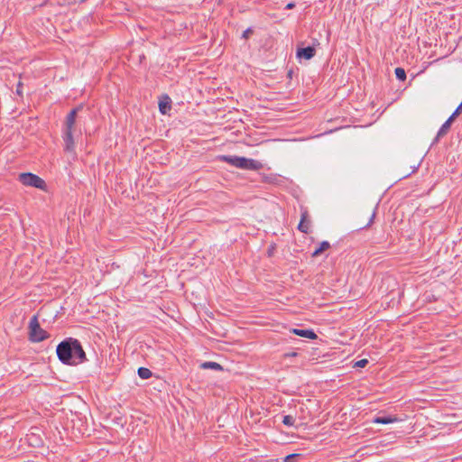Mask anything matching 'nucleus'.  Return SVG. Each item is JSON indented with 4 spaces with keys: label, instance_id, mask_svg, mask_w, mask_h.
<instances>
[{
    "label": "nucleus",
    "instance_id": "f257e3e1",
    "mask_svg": "<svg viewBox=\"0 0 462 462\" xmlns=\"http://www.w3.org/2000/svg\"><path fill=\"white\" fill-rule=\"evenodd\" d=\"M59 360L68 365H77L87 361L86 353L79 340L67 337L56 348Z\"/></svg>",
    "mask_w": 462,
    "mask_h": 462
},
{
    "label": "nucleus",
    "instance_id": "f03ea898",
    "mask_svg": "<svg viewBox=\"0 0 462 462\" xmlns=\"http://www.w3.org/2000/svg\"><path fill=\"white\" fill-rule=\"evenodd\" d=\"M219 160L234 167L243 170L258 171L263 168L262 162L245 157H239L236 155H221L219 156Z\"/></svg>",
    "mask_w": 462,
    "mask_h": 462
},
{
    "label": "nucleus",
    "instance_id": "7ed1b4c3",
    "mask_svg": "<svg viewBox=\"0 0 462 462\" xmlns=\"http://www.w3.org/2000/svg\"><path fill=\"white\" fill-rule=\"evenodd\" d=\"M29 340L33 343H39L47 339L50 335L49 333L41 328L38 316L34 315L32 317L29 322Z\"/></svg>",
    "mask_w": 462,
    "mask_h": 462
},
{
    "label": "nucleus",
    "instance_id": "20e7f679",
    "mask_svg": "<svg viewBox=\"0 0 462 462\" xmlns=\"http://www.w3.org/2000/svg\"><path fill=\"white\" fill-rule=\"evenodd\" d=\"M18 180L24 186L34 187L42 190H45L46 189L45 181L39 176L31 172L19 174Z\"/></svg>",
    "mask_w": 462,
    "mask_h": 462
},
{
    "label": "nucleus",
    "instance_id": "39448f33",
    "mask_svg": "<svg viewBox=\"0 0 462 462\" xmlns=\"http://www.w3.org/2000/svg\"><path fill=\"white\" fill-rule=\"evenodd\" d=\"M83 108V105L80 104L70 110V112L67 115L65 121H64V128L63 132H74V127L76 124V119L78 113L81 111Z\"/></svg>",
    "mask_w": 462,
    "mask_h": 462
},
{
    "label": "nucleus",
    "instance_id": "423d86ee",
    "mask_svg": "<svg viewBox=\"0 0 462 462\" xmlns=\"http://www.w3.org/2000/svg\"><path fill=\"white\" fill-rule=\"evenodd\" d=\"M310 228V219L307 208H301L300 221L298 225V229L304 233L309 234Z\"/></svg>",
    "mask_w": 462,
    "mask_h": 462
},
{
    "label": "nucleus",
    "instance_id": "0eeeda50",
    "mask_svg": "<svg viewBox=\"0 0 462 462\" xmlns=\"http://www.w3.org/2000/svg\"><path fill=\"white\" fill-rule=\"evenodd\" d=\"M62 139L64 142V150L68 152H72L75 151V142L73 138V133L70 132H63Z\"/></svg>",
    "mask_w": 462,
    "mask_h": 462
},
{
    "label": "nucleus",
    "instance_id": "6e6552de",
    "mask_svg": "<svg viewBox=\"0 0 462 462\" xmlns=\"http://www.w3.org/2000/svg\"><path fill=\"white\" fill-rule=\"evenodd\" d=\"M316 54V50L312 46L300 48L297 50V57L304 58L305 60H310Z\"/></svg>",
    "mask_w": 462,
    "mask_h": 462
},
{
    "label": "nucleus",
    "instance_id": "1a4fd4ad",
    "mask_svg": "<svg viewBox=\"0 0 462 462\" xmlns=\"http://www.w3.org/2000/svg\"><path fill=\"white\" fill-rule=\"evenodd\" d=\"M452 123H453V121L450 120L449 118H448V120L439 129L438 134H437V135H436V137L434 139L433 143H438L440 138H442L443 136H445L448 133V131H449V129L451 127Z\"/></svg>",
    "mask_w": 462,
    "mask_h": 462
},
{
    "label": "nucleus",
    "instance_id": "9d476101",
    "mask_svg": "<svg viewBox=\"0 0 462 462\" xmlns=\"http://www.w3.org/2000/svg\"><path fill=\"white\" fill-rule=\"evenodd\" d=\"M291 332L294 335L310 339H316L318 337L317 334L312 329L292 328Z\"/></svg>",
    "mask_w": 462,
    "mask_h": 462
},
{
    "label": "nucleus",
    "instance_id": "9b49d317",
    "mask_svg": "<svg viewBox=\"0 0 462 462\" xmlns=\"http://www.w3.org/2000/svg\"><path fill=\"white\" fill-rule=\"evenodd\" d=\"M399 419L392 415H382L374 418V422L379 424H389L398 421Z\"/></svg>",
    "mask_w": 462,
    "mask_h": 462
},
{
    "label": "nucleus",
    "instance_id": "f8f14e48",
    "mask_svg": "<svg viewBox=\"0 0 462 462\" xmlns=\"http://www.w3.org/2000/svg\"><path fill=\"white\" fill-rule=\"evenodd\" d=\"M171 108V100L168 96H165L163 100L159 102V110L162 115L167 114Z\"/></svg>",
    "mask_w": 462,
    "mask_h": 462
},
{
    "label": "nucleus",
    "instance_id": "ddd939ff",
    "mask_svg": "<svg viewBox=\"0 0 462 462\" xmlns=\"http://www.w3.org/2000/svg\"><path fill=\"white\" fill-rule=\"evenodd\" d=\"M200 367L203 369H213L217 371H222L223 367L220 364L217 362L208 361L204 362L200 365Z\"/></svg>",
    "mask_w": 462,
    "mask_h": 462
},
{
    "label": "nucleus",
    "instance_id": "4468645a",
    "mask_svg": "<svg viewBox=\"0 0 462 462\" xmlns=\"http://www.w3.org/2000/svg\"><path fill=\"white\" fill-rule=\"evenodd\" d=\"M329 247H330V244L328 241L321 242L319 246L312 253V256L313 257L319 256L324 251L328 250Z\"/></svg>",
    "mask_w": 462,
    "mask_h": 462
},
{
    "label": "nucleus",
    "instance_id": "2eb2a0df",
    "mask_svg": "<svg viewBox=\"0 0 462 462\" xmlns=\"http://www.w3.org/2000/svg\"><path fill=\"white\" fill-rule=\"evenodd\" d=\"M137 373L142 379H149L152 375V371L146 367H140Z\"/></svg>",
    "mask_w": 462,
    "mask_h": 462
},
{
    "label": "nucleus",
    "instance_id": "dca6fc26",
    "mask_svg": "<svg viewBox=\"0 0 462 462\" xmlns=\"http://www.w3.org/2000/svg\"><path fill=\"white\" fill-rule=\"evenodd\" d=\"M394 72H395L396 78L399 80L404 81L406 79V72H405L404 69L398 67L395 69Z\"/></svg>",
    "mask_w": 462,
    "mask_h": 462
},
{
    "label": "nucleus",
    "instance_id": "f3484780",
    "mask_svg": "<svg viewBox=\"0 0 462 462\" xmlns=\"http://www.w3.org/2000/svg\"><path fill=\"white\" fill-rule=\"evenodd\" d=\"M282 423L288 427L293 426L295 423V418L292 415H285L282 418Z\"/></svg>",
    "mask_w": 462,
    "mask_h": 462
},
{
    "label": "nucleus",
    "instance_id": "a211bd4d",
    "mask_svg": "<svg viewBox=\"0 0 462 462\" xmlns=\"http://www.w3.org/2000/svg\"><path fill=\"white\" fill-rule=\"evenodd\" d=\"M461 112H462V102L459 104V106L456 108V110L453 112V114L448 118L454 122V120L461 114Z\"/></svg>",
    "mask_w": 462,
    "mask_h": 462
},
{
    "label": "nucleus",
    "instance_id": "6ab92c4d",
    "mask_svg": "<svg viewBox=\"0 0 462 462\" xmlns=\"http://www.w3.org/2000/svg\"><path fill=\"white\" fill-rule=\"evenodd\" d=\"M300 457V454H291L284 457V462H297V459Z\"/></svg>",
    "mask_w": 462,
    "mask_h": 462
},
{
    "label": "nucleus",
    "instance_id": "aec40b11",
    "mask_svg": "<svg viewBox=\"0 0 462 462\" xmlns=\"http://www.w3.org/2000/svg\"><path fill=\"white\" fill-rule=\"evenodd\" d=\"M368 364V360L367 359H361V360H358L356 364H355V366L356 367H360V368H363V367H365Z\"/></svg>",
    "mask_w": 462,
    "mask_h": 462
},
{
    "label": "nucleus",
    "instance_id": "412c9836",
    "mask_svg": "<svg viewBox=\"0 0 462 462\" xmlns=\"http://www.w3.org/2000/svg\"><path fill=\"white\" fill-rule=\"evenodd\" d=\"M253 32H254V31L252 28H247L245 31H244V32L242 34V38L246 40L250 37V35L253 34Z\"/></svg>",
    "mask_w": 462,
    "mask_h": 462
},
{
    "label": "nucleus",
    "instance_id": "4be33fe9",
    "mask_svg": "<svg viewBox=\"0 0 462 462\" xmlns=\"http://www.w3.org/2000/svg\"><path fill=\"white\" fill-rule=\"evenodd\" d=\"M16 94L20 97L23 96V83L21 81H19L16 86Z\"/></svg>",
    "mask_w": 462,
    "mask_h": 462
},
{
    "label": "nucleus",
    "instance_id": "5701e85b",
    "mask_svg": "<svg viewBox=\"0 0 462 462\" xmlns=\"http://www.w3.org/2000/svg\"><path fill=\"white\" fill-rule=\"evenodd\" d=\"M374 217H375V212H374V213L372 214V216H371V217H370V219H369V221H368V223H367L366 226H369L370 225H372V223L374 222Z\"/></svg>",
    "mask_w": 462,
    "mask_h": 462
},
{
    "label": "nucleus",
    "instance_id": "b1692460",
    "mask_svg": "<svg viewBox=\"0 0 462 462\" xmlns=\"http://www.w3.org/2000/svg\"><path fill=\"white\" fill-rule=\"evenodd\" d=\"M295 7V4L294 3H289L287 4V5L285 6V9L287 10H290V9H292Z\"/></svg>",
    "mask_w": 462,
    "mask_h": 462
},
{
    "label": "nucleus",
    "instance_id": "393cba45",
    "mask_svg": "<svg viewBox=\"0 0 462 462\" xmlns=\"http://www.w3.org/2000/svg\"><path fill=\"white\" fill-rule=\"evenodd\" d=\"M284 356L287 357L296 356L297 353L296 352L287 353Z\"/></svg>",
    "mask_w": 462,
    "mask_h": 462
},
{
    "label": "nucleus",
    "instance_id": "a878e982",
    "mask_svg": "<svg viewBox=\"0 0 462 462\" xmlns=\"http://www.w3.org/2000/svg\"><path fill=\"white\" fill-rule=\"evenodd\" d=\"M292 73H293V71H292V70H290V71L288 72V77H289V78H291V77H292Z\"/></svg>",
    "mask_w": 462,
    "mask_h": 462
}]
</instances>
